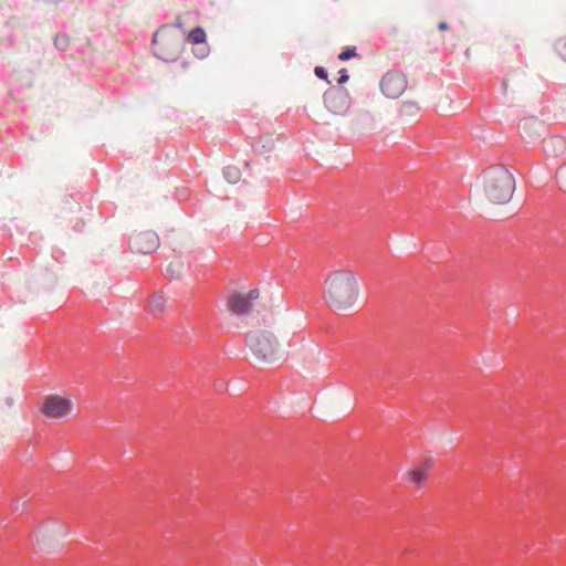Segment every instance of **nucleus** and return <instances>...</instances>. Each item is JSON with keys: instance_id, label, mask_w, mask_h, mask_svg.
Returning a JSON list of instances; mask_svg holds the SVG:
<instances>
[{"instance_id": "f257e3e1", "label": "nucleus", "mask_w": 566, "mask_h": 566, "mask_svg": "<svg viewBox=\"0 0 566 566\" xmlns=\"http://www.w3.org/2000/svg\"><path fill=\"white\" fill-rule=\"evenodd\" d=\"M359 297L357 276L349 270H336L327 275L323 286L325 303L337 312L352 308Z\"/></svg>"}, {"instance_id": "f03ea898", "label": "nucleus", "mask_w": 566, "mask_h": 566, "mask_svg": "<svg viewBox=\"0 0 566 566\" xmlns=\"http://www.w3.org/2000/svg\"><path fill=\"white\" fill-rule=\"evenodd\" d=\"M515 190V179L504 167H495L483 176V193L492 205L507 203Z\"/></svg>"}, {"instance_id": "7ed1b4c3", "label": "nucleus", "mask_w": 566, "mask_h": 566, "mask_svg": "<svg viewBox=\"0 0 566 566\" xmlns=\"http://www.w3.org/2000/svg\"><path fill=\"white\" fill-rule=\"evenodd\" d=\"M247 346L259 361L273 363L281 356L280 342L268 328L251 331L247 335Z\"/></svg>"}, {"instance_id": "20e7f679", "label": "nucleus", "mask_w": 566, "mask_h": 566, "mask_svg": "<svg viewBox=\"0 0 566 566\" xmlns=\"http://www.w3.org/2000/svg\"><path fill=\"white\" fill-rule=\"evenodd\" d=\"M153 50L164 61H175L181 52V36L176 27L164 25L153 38Z\"/></svg>"}, {"instance_id": "39448f33", "label": "nucleus", "mask_w": 566, "mask_h": 566, "mask_svg": "<svg viewBox=\"0 0 566 566\" xmlns=\"http://www.w3.org/2000/svg\"><path fill=\"white\" fill-rule=\"evenodd\" d=\"M75 407L74 399L69 394L46 395L41 399L40 411L50 420H62L72 415Z\"/></svg>"}, {"instance_id": "423d86ee", "label": "nucleus", "mask_w": 566, "mask_h": 566, "mask_svg": "<svg viewBox=\"0 0 566 566\" xmlns=\"http://www.w3.org/2000/svg\"><path fill=\"white\" fill-rule=\"evenodd\" d=\"M407 85V78L400 72H388L380 82L382 93L389 98L399 97L406 91Z\"/></svg>"}, {"instance_id": "0eeeda50", "label": "nucleus", "mask_w": 566, "mask_h": 566, "mask_svg": "<svg viewBox=\"0 0 566 566\" xmlns=\"http://www.w3.org/2000/svg\"><path fill=\"white\" fill-rule=\"evenodd\" d=\"M324 103L331 113L344 115L350 107V96L345 90H331L325 93Z\"/></svg>"}, {"instance_id": "6e6552de", "label": "nucleus", "mask_w": 566, "mask_h": 566, "mask_svg": "<svg viewBox=\"0 0 566 566\" xmlns=\"http://www.w3.org/2000/svg\"><path fill=\"white\" fill-rule=\"evenodd\" d=\"M129 245L133 252L147 254L159 247V239L154 231H140L130 238Z\"/></svg>"}, {"instance_id": "1a4fd4ad", "label": "nucleus", "mask_w": 566, "mask_h": 566, "mask_svg": "<svg viewBox=\"0 0 566 566\" xmlns=\"http://www.w3.org/2000/svg\"><path fill=\"white\" fill-rule=\"evenodd\" d=\"M259 297L260 293L258 290H251L248 293H233L228 300V306L235 314H245L252 310L254 302Z\"/></svg>"}, {"instance_id": "9d476101", "label": "nucleus", "mask_w": 566, "mask_h": 566, "mask_svg": "<svg viewBox=\"0 0 566 566\" xmlns=\"http://www.w3.org/2000/svg\"><path fill=\"white\" fill-rule=\"evenodd\" d=\"M405 481L415 490H420L427 482L428 470L422 467L409 469L403 474Z\"/></svg>"}, {"instance_id": "9b49d317", "label": "nucleus", "mask_w": 566, "mask_h": 566, "mask_svg": "<svg viewBox=\"0 0 566 566\" xmlns=\"http://www.w3.org/2000/svg\"><path fill=\"white\" fill-rule=\"evenodd\" d=\"M206 32L202 28H195L188 33V41L193 44H200L206 41Z\"/></svg>"}, {"instance_id": "f8f14e48", "label": "nucleus", "mask_w": 566, "mask_h": 566, "mask_svg": "<svg viewBox=\"0 0 566 566\" xmlns=\"http://www.w3.org/2000/svg\"><path fill=\"white\" fill-rule=\"evenodd\" d=\"M165 298L163 296H154L149 303L153 312H159L165 307Z\"/></svg>"}, {"instance_id": "ddd939ff", "label": "nucleus", "mask_w": 566, "mask_h": 566, "mask_svg": "<svg viewBox=\"0 0 566 566\" xmlns=\"http://www.w3.org/2000/svg\"><path fill=\"white\" fill-rule=\"evenodd\" d=\"M356 48H349V49H346L345 51H343L339 55H338V59L342 60V61H346V60H349L350 57H354L356 56Z\"/></svg>"}, {"instance_id": "4468645a", "label": "nucleus", "mask_w": 566, "mask_h": 566, "mask_svg": "<svg viewBox=\"0 0 566 566\" xmlns=\"http://www.w3.org/2000/svg\"><path fill=\"white\" fill-rule=\"evenodd\" d=\"M557 176L562 188L566 190V165L559 168Z\"/></svg>"}, {"instance_id": "2eb2a0df", "label": "nucleus", "mask_w": 566, "mask_h": 566, "mask_svg": "<svg viewBox=\"0 0 566 566\" xmlns=\"http://www.w3.org/2000/svg\"><path fill=\"white\" fill-rule=\"evenodd\" d=\"M315 75L322 80H327V72L325 71L324 67L322 66H316L315 67Z\"/></svg>"}, {"instance_id": "dca6fc26", "label": "nucleus", "mask_w": 566, "mask_h": 566, "mask_svg": "<svg viewBox=\"0 0 566 566\" xmlns=\"http://www.w3.org/2000/svg\"><path fill=\"white\" fill-rule=\"evenodd\" d=\"M557 49L559 53L563 55L564 59H566V40H559L557 43Z\"/></svg>"}, {"instance_id": "f3484780", "label": "nucleus", "mask_w": 566, "mask_h": 566, "mask_svg": "<svg viewBox=\"0 0 566 566\" xmlns=\"http://www.w3.org/2000/svg\"><path fill=\"white\" fill-rule=\"evenodd\" d=\"M347 80H348V75H347L346 70H342V71H340V77L338 78V83H339V84H343V83H345Z\"/></svg>"}, {"instance_id": "a211bd4d", "label": "nucleus", "mask_w": 566, "mask_h": 566, "mask_svg": "<svg viewBox=\"0 0 566 566\" xmlns=\"http://www.w3.org/2000/svg\"><path fill=\"white\" fill-rule=\"evenodd\" d=\"M412 108L418 109V108L416 107V105H413L412 103H405V105H403V109H405V112H407V113H411V112H412Z\"/></svg>"}, {"instance_id": "6ab92c4d", "label": "nucleus", "mask_w": 566, "mask_h": 566, "mask_svg": "<svg viewBox=\"0 0 566 566\" xmlns=\"http://www.w3.org/2000/svg\"><path fill=\"white\" fill-rule=\"evenodd\" d=\"M439 30L444 31L448 29L447 22L442 21L438 24Z\"/></svg>"}, {"instance_id": "aec40b11", "label": "nucleus", "mask_w": 566, "mask_h": 566, "mask_svg": "<svg viewBox=\"0 0 566 566\" xmlns=\"http://www.w3.org/2000/svg\"><path fill=\"white\" fill-rule=\"evenodd\" d=\"M59 48H60V49H64L63 42H60Z\"/></svg>"}, {"instance_id": "412c9836", "label": "nucleus", "mask_w": 566, "mask_h": 566, "mask_svg": "<svg viewBox=\"0 0 566 566\" xmlns=\"http://www.w3.org/2000/svg\"><path fill=\"white\" fill-rule=\"evenodd\" d=\"M176 27L180 28L181 23L179 21H177Z\"/></svg>"}, {"instance_id": "4be33fe9", "label": "nucleus", "mask_w": 566, "mask_h": 566, "mask_svg": "<svg viewBox=\"0 0 566 566\" xmlns=\"http://www.w3.org/2000/svg\"><path fill=\"white\" fill-rule=\"evenodd\" d=\"M55 44L59 46L60 45V42H59V39L55 40Z\"/></svg>"}]
</instances>
